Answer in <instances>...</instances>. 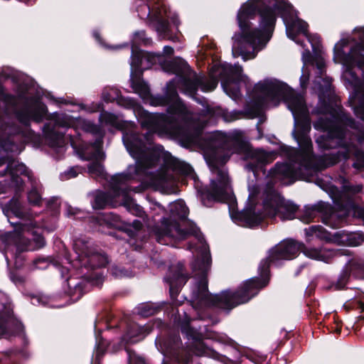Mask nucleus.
<instances>
[{"instance_id": "nucleus-27", "label": "nucleus", "mask_w": 364, "mask_h": 364, "mask_svg": "<svg viewBox=\"0 0 364 364\" xmlns=\"http://www.w3.org/2000/svg\"><path fill=\"white\" fill-rule=\"evenodd\" d=\"M153 330V325L146 323L144 326L136 323H131L128 326L127 333L122 340L125 343H134L142 340Z\"/></svg>"}, {"instance_id": "nucleus-7", "label": "nucleus", "mask_w": 364, "mask_h": 364, "mask_svg": "<svg viewBox=\"0 0 364 364\" xmlns=\"http://www.w3.org/2000/svg\"><path fill=\"white\" fill-rule=\"evenodd\" d=\"M74 259L70 262L72 266L79 269L80 278L70 277L66 279L68 287L67 293L73 300H78L91 286L101 285L103 277L94 270L105 267L108 263L107 257L97 250L92 242L79 237L73 242Z\"/></svg>"}, {"instance_id": "nucleus-6", "label": "nucleus", "mask_w": 364, "mask_h": 364, "mask_svg": "<svg viewBox=\"0 0 364 364\" xmlns=\"http://www.w3.org/2000/svg\"><path fill=\"white\" fill-rule=\"evenodd\" d=\"M300 252L312 259L331 263L334 252L331 250L307 247L303 242L288 238L277 244L268 251V255L262 259L257 268V275L252 277V299L267 288L272 279L271 265H278L282 260H291Z\"/></svg>"}, {"instance_id": "nucleus-1", "label": "nucleus", "mask_w": 364, "mask_h": 364, "mask_svg": "<svg viewBox=\"0 0 364 364\" xmlns=\"http://www.w3.org/2000/svg\"><path fill=\"white\" fill-rule=\"evenodd\" d=\"M132 87L144 103L151 106L167 105V114L149 113L151 115L160 116L157 118L155 128L141 126L148 132L140 135L136 132H125L123 134V143L132 158L138 161H148L149 164H157L159 153L153 144L154 134L169 135L177 139L180 144L187 148H198L203 151L210 169L213 174L209 188L201 193V200L205 206H210L213 201H222L229 205V213L232 220L237 225L250 227V208L248 205L238 211L235 209V200L226 168L220 164L225 163L230 155L237 154L240 159L247 161L250 157L249 144L237 139L234 142L214 134H203V127L196 125L191 120V112L178 98V93L173 87L172 82L166 86L164 96L152 95L146 82L140 78L132 80Z\"/></svg>"}, {"instance_id": "nucleus-56", "label": "nucleus", "mask_w": 364, "mask_h": 364, "mask_svg": "<svg viewBox=\"0 0 364 364\" xmlns=\"http://www.w3.org/2000/svg\"><path fill=\"white\" fill-rule=\"evenodd\" d=\"M10 279L16 284L23 282V281L21 277H17L14 273L10 274Z\"/></svg>"}, {"instance_id": "nucleus-54", "label": "nucleus", "mask_w": 364, "mask_h": 364, "mask_svg": "<svg viewBox=\"0 0 364 364\" xmlns=\"http://www.w3.org/2000/svg\"><path fill=\"white\" fill-rule=\"evenodd\" d=\"M356 300L350 301L346 303V304H344L345 309L347 311H349L353 310V309H357V305H355V304H354V302Z\"/></svg>"}, {"instance_id": "nucleus-18", "label": "nucleus", "mask_w": 364, "mask_h": 364, "mask_svg": "<svg viewBox=\"0 0 364 364\" xmlns=\"http://www.w3.org/2000/svg\"><path fill=\"white\" fill-rule=\"evenodd\" d=\"M250 3L247 1L237 14V21L240 33L233 36L234 43L232 53L234 57L242 56L244 60L248 59L247 49L250 46Z\"/></svg>"}, {"instance_id": "nucleus-51", "label": "nucleus", "mask_w": 364, "mask_h": 364, "mask_svg": "<svg viewBox=\"0 0 364 364\" xmlns=\"http://www.w3.org/2000/svg\"><path fill=\"white\" fill-rule=\"evenodd\" d=\"M360 51H364L363 43H358L355 46H352L348 53L361 54Z\"/></svg>"}, {"instance_id": "nucleus-16", "label": "nucleus", "mask_w": 364, "mask_h": 364, "mask_svg": "<svg viewBox=\"0 0 364 364\" xmlns=\"http://www.w3.org/2000/svg\"><path fill=\"white\" fill-rule=\"evenodd\" d=\"M307 237L316 236V238L327 242H333L350 247L359 246L364 242V233L360 231L350 232L341 230L331 233L322 225H311L305 228Z\"/></svg>"}, {"instance_id": "nucleus-31", "label": "nucleus", "mask_w": 364, "mask_h": 364, "mask_svg": "<svg viewBox=\"0 0 364 364\" xmlns=\"http://www.w3.org/2000/svg\"><path fill=\"white\" fill-rule=\"evenodd\" d=\"M295 176V171L291 165L287 163L277 162L267 174V176L278 178H293Z\"/></svg>"}, {"instance_id": "nucleus-63", "label": "nucleus", "mask_w": 364, "mask_h": 364, "mask_svg": "<svg viewBox=\"0 0 364 364\" xmlns=\"http://www.w3.org/2000/svg\"><path fill=\"white\" fill-rule=\"evenodd\" d=\"M245 168L247 171H250V163H247L245 165Z\"/></svg>"}, {"instance_id": "nucleus-20", "label": "nucleus", "mask_w": 364, "mask_h": 364, "mask_svg": "<svg viewBox=\"0 0 364 364\" xmlns=\"http://www.w3.org/2000/svg\"><path fill=\"white\" fill-rule=\"evenodd\" d=\"M13 309L9 297L0 290V334L3 336H10L23 331V324Z\"/></svg>"}, {"instance_id": "nucleus-11", "label": "nucleus", "mask_w": 364, "mask_h": 364, "mask_svg": "<svg viewBox=\"0 0 364 364\" xmlns=\"http://www.w3.org/2000/svg\"><path fill=\"white\" fill-rule=\"evenodd\" d=\"M171 217L170 218H163L161 225L153 228L152 232L159 243L163 245H173V242L185 239L188 235H196L197 230L191 227L189 229L183 228L186 222L183 221L182 224L172 217H177L179 219H184L188 215V208L183 200H176L170 204Z\"/></svg>"}, {"instance_id": "nucleus-52", "label": "nucleus", "mask_w": 364, "mask_h": 364, "mask_svg": "<svg viewBox=\"0 0 364 364\" xmlns=\"http://www.w3.org/2000/svg\"><path fill=\"white\" fill-rule=\"evenodd\" d=\"M278 364H288L289 363L291 362V360L289 359V355H284L280 358L278 357L277 358Z\"/></svg>"}, {"instance_id": "nucleus-60", "label": "nucleus", "mask_w": 364, "mask_h": 364, "mask_svg": "<svg viewBox=\"0 0 364 364\" xmlns=\"http://www.w3.org/2000/svg\"><path fill=\"white\" fill-rule=\"evenodd\" d=\"M93 36H94V37L96 38V40L98 42L101 43V39H100V33L98 32L94 31Z\"/></svg>"}, {"instance_id": "nucleus-53", "label": "nucleus", "mask_w": 364, "mask_h": 364, "mask_svg": "<svg viewBox=\"0 0 364 364\" xmlns=\"http://www.w3.org/2000/svg\"><path fill=\"white\" fill-rule=\"evenodd\" d=\"M104 353V348H102L100 346V345L99 344L97 348V350H96V355H95V363H98L101 356L103 355ZM97 364V363H95Z\"/></svg>"}, {"instance_id": "nucleus-25", "label": "nucleus", "mask_w": 364, "mask_h": 364, "mask_svg": "<svg viewBox=\"0 0 364 364\" xmlns=\"http://www.w3.org/2000/svg\"><path fill=\"white\" fill-rule=\"evenodd\" d=\"M277 151L267 152L263 150L255 149L252 147V172L255 178L259 177V172L266 174L265 166L271 164L277 157Z\"/></svg>"}, {"instance_id": "nucleus-59", "label": "nucleus", "mask_w": 364, "mask_h": 364, "mask_svg": "<svg viewBox=\"0 0 364 364\" xmlns=\"http://www.w3.org/2000/svg\"><path fill=\"white\" fill-rule=\"evenodd\" d=\"M289 147H288L287 146H286V145L282 144V145H281V146H279V153H280V154H288V153H289Z\"/></svg>"}, {"instance_id": "nucleus-42", "label": "nucleus", "mask_w": 364, "mask_h": 364, "mask_svg": "<svg viewBox=\"0 0 364 364\" xmlns=\"http://www.w3.org/2000/svg\"><path fill=\"white\" fill-rule=\"evenodd\" d=\"M267 355L252 349V364H263L267 360ZM266 364H269L267 363Z\"/></svg>"}, {"instance_id": "nucleus-13", "label": "nucleus", "mask_w": 364, "mask_h": 364, "mask_svg": "<svg viewBox=\"0 0 364 364\" xmlns=\"http://www.w3.org/2000/svg\"><path fill=\"white\" fill-rule=\"evenodd\" d=\"M254 89L259 92V95H254L252 90V119L259 118L256 124L257 136L255 139H261L263 137L262 124L267 120L265 109L268 107L269 103L272 102L275 105V101H278L279 97L282 96L286 91L285 85L279 82H272L270 80L257 83Z\"/></svg>"}, {"instance_id": "nucleus-2", "label": "nucleus", "mask_w": 364, "mask_h": 364, "mask_svg": "<svg viewBox=\"0 0 364 364\" xmlns=\"http://www.w3.org/2000/svg\"><path fill=\"white\" fill-rule=\"evenodd\" d=\"M135 160L136 164L129 166L126 171L112 177L110 191L108 193L97 191L92 194L94 200L92 204L95 209H103L108 205L114 207L117 205V199L120 198V204L133 215L143 218L144 223L149 227L150 223L142 208L129 196L130 191L140 192L142 187L139 186L132 188L129 185L131 181L134 180L142 181L163 192L168 193L175 186L177 180L176 172L193 177V169L183 161L174 160L171 167L161 168L152 173L149 168L155 166L154 164H149L148 161Z\"/></svg>"}, {"instance_id": "nucleus-29", "label": "nucleus", "mask_w": 364, "mask_h": 364, "mask_svg": "<svg viewBox=\"0 0 364 364\" xmlns=\"http://www.w3.org/2000/svg\"><path fill=\"white\" fill-rule=\"evenodd\" d=\"M331 85L329 82H326L324 86L320 85L318 99L320 106L318 112L322 114H330L333 118L335 113L338 111V106L335 107L331 102V96L328 94L331 92Z\"/></svg>"}, {"instance_id": "nucleus-62", "label": "nucleus", "mask_w": 364, "mask_h": 364, "mask_svg": "<svg viewBox=\"0 0 364 364\" xmlns=\"http://www.w3.org/2000/svg\"><path fill=\"white\" fill-rule=\"evenodd\" d=\"M330 159L331 161V163H330L331 165H333V164L336 163V156H332V157H331Z\"/></svg>"}, {"instance_id": "nucleus-45", "label": "nucleus", "mask_w": 364, "mask_h": 364, "mask_svg": "<svg viewBox=\"0 0 364 364\" xmlns=\"http://www.w3.org/2000/svg\"><path fill=\"white\" fill-rule=\"evenodd\" d=\"M28 200L30 203L38 205L41 202V197L36 188H32L28 193Z\"/></svg>"}, {"instance_id": "nucleus-21", "label": "nucleus", "mask_w": 364, "mask_h": 364, "mask_svg": "<svg viewBox=\"0 0 364 364\" xmlns=\"http://www.w3.org/2000/svg\"><path fill=\"white\" fill-rule=\"evenodd\" d=\"M272 82H279L285 85L286 91L282 96L279 97L278 101H275V106L279 105L282 100L287 102L288 108L291 112L294 117L309 113L306 105L305 99L301 94H295L293 90L285 82L277 79L270 80Z\"/></svg>"}, {"instance_id": "nucleus-47", "label": "nucleus", "mask_w": 364, "mask_h": 364, "mask_svg": "<svg viewBox=\"0 0 364 364\" xmlns=\"http://www.w3.org/2000/svg\"><path fill=\"white\" fill-rule=\"evenodd\" d=\"M306 306L308 307V309L306 310L307 314L315 316L321 314L320 312H318V302L314 301L312 304H307Z\"/></svg>"}, {"instance_id": "nucleus-26", "label": "nucleus", "mask_w": 364, "mask_h": 364, "mask_svg": "<svg viewBox=\"0 0 364 364\" xmlns=\"http://www.w3.org/2000/svg\"><path fill=\"white\" fill-rule=\"evenodd\" d=\"M348 44V40L343 38L335 45L333 48L334 58H340L343 63L346 65H356L359 68H364V55L346 53L343 48L347 46Z\"/></svg>"}, {"instance_id": "nucleus-10", "label": "nucleus", "mask_w": 364, "mask_h": 364, "mask_svg": "<svg viewBox=\"0 0 364 364\" xmlns=\"http://www.w3.org/2000/svg\"><path fill=\"white\" fill-rule=\"evenodd\" d=\"M257 193V188L252 186V229L262 225L268 218L278 216L282 221L295 218L299 206L275 192L268 194L263 200L262 210H257L253 200Z\"/></svg>"}, {"instance_id": "nucleus-34", "label": "nucleus", "mask_w": 364, "mask_h": 364, "mask_svg": "<svg viewBox=\"0 0 364 364\" xmlns=\"http://www.w3.org/2000/svg\"><path fill=\"white\" fill-rule=\"evenodd\" d=\"M347 73L350 76L348 80L349 84L353 87L355 94L360 92L363 89V83L362 80L358 77L356 73L353 70L351 65H347Z\"/></svg>"}, {"instance_id": "nucleus-43", "label": "nucleus", "mask_w": 364, "mask_h": 364, "mask_svg": "<svg viewBox=\"0 0 364 364\" xmlns=\"http://www.w3.org/2000/svg\"><path fill=\"white\" fill-rule=\"evenodd\" d=\"M156 311V309L149 304H144L139 307V314L142 316L153 315Z\"/></svg>"}, {"instance_id": "nucleus-17", "label": "nucleus", "mask_w": 364, "mask_h": 364, "mask_svg": "<svg viewBox=\"0 0 364 364\" xmlns=\"http://www.w3.org/2000/svg\"><path fill=\"white\" fill-rule=\"evenodd\" d=\"M102 97L107 102L116 101L120 106L127 109H132L141 126H148L156 129L155 123L159 116L149 114L134 100L122 97L120 95V91L117 87H105L102 92Z\"/></svg>"}, {"instance_id": "nucleus-36", "label": "nucleus", "mask_w": 364, "mask_h": 364, "mask_svg": "<svg viewBox=\"0 0 364 364\" xmlns=\"http://www.w3.org/2000/svg\"><path fill=\"white\" fill-rule=\"evenodd\" d=\"M100 119L102 123L118 127L120 125L118 117L112 113L104 112L100 114Z\"/></svg>"}, {"instance_id": "nucleus-23", "label": "nucleus", "mask_w": 364, "mask_h": 364, "mask_svg": "<svg viewBox=\"0 0 364 364\" xmlns=\"http://www.w3.org/2000/svg\"><path fill=\"white\" fill-rule=\"evenodd\" d=\"M161 55L160 53H152L144 50H134L131 55V81L134 79V75L137 73H142L143 70L150 68L157 62H160Z\"/></svg>"}, {"instance_id": "nucleus-57", "label": "nucleus", "mask_w": 364, "mask_h": 364, "mask_svg": "<svg viewBox=\"0 0 364 364\" xmlns=\"http://www.w3.org/2000/svg\"><path fill=\"white\" fill-rule=\"evenodd\" d=\"M10 279L16 284L23 282V281L21 277H17L14 273L10 274Z\"/></svg>"}, {"instance_id": "nucleus-4", "label": "nucleus", "mask_w": 364, "mask_h": 364, "mask_svg": "<svg viewBox=\"0 0 364 364\" xmlns=\"http://www.w3.org/2000/svg\"><path fill=\"white\" fill-rule=\"evenodd\" d=\"M289 23L297 33L307 36L308 23L297 16V11L288 0H252V19L257 26L252 27V60L264 50L272 39L277 18Z\"/></svg>"}, {"instance_id": "nucleus-50", "label": "nucleus", "mask_w": 364, "mask_h": 364, "mask_svg": "<svg viewBox=\"0 0 364 364\" xmlns=\"http://www.w3.org/2000/svg\"><path fill=\"white\" fill-rule=\"evenodd\" d=\"M354 304L357 305V309L360 311V313L363 314L358 316V320L364 321V302L361 301H355Z\"/></svg>"}, {"instance_id": "nucleus-58", "label": "nucleus", "mask_w": 364, "mask_h": 364, "mask_svg": "<svg viewBox=\"0 0 364 364\" xmlns=\"http://www.w3.org/2000/svg\"><path fill=\"white\" fill-rule=\"evenodd\" d=\"M164 53L166 55H172L173 53V48L171 46H166L164 47Z\"/></svg>"}, {"instance_id": "nucleus-19", "label": "nucleus", "mask_w": 364, "mask_h": 364, "mask_svg": "<svg viewBox=\"0 0 364 364\" xmlns=\"http://www.w3.org/2000/svg\"><path fill=\"white\" fill-rule=\"evenodd\" d=\"M351 275L355 279H364V262L360 259H350L341 270L336 279L325 280L323 289L337 291L347 289Z\"/></svg>"}, {"instance_id": "nucleus-9", "label": "nucleus", "mask_w": 364, "mask_h": 364, "mask_svg": "<svg viewBox=\"0 0 364 364\" xmlns=\"http://www.w3.org/2000/svg\"><path fill=\"white\" fill-rule=\"evenodd\" d=\"M164 69L167 73L176 74V78L171 81L173 87H174V82L176 81L181 92L190 97L194 96L198 87L203 92H210L218 85V80L215 75L210 74L209 77H205L203 75H197L181 58L166 63Z\"/></svg>"}, {"instance_id": "nucleus-49", "label": "nucleus", "mask_w": 364, "mask_h": 364, "mask_svg": "<svg viewBox=\"0 0 364 364\" xmlns=\"http://www.w3.org/2000/svg\"><path fill=\"white\" fill-rule=\"evenodd\" d=\"M285 26L287 35L288 38L291 40H294L296 38L299 33H297L296 31H295V29L292 27V25H290L289 23H287V24H285Z\"/></svg>"}, {"instance_id": "nucleus-32", "label": "nucleus", "mask_w": 364, "mask_h": 364, "mask_svg": "<svg viewBox=\"0 0 364 364\" xmlns=\"http://www.w3.org/2000/svg\"><path fill=\"white\" fill-rule=\"evenodd\" d=\"M240 76L233 74L230 75L227 78L221 77V85L224 91L230 97L237 98L241 93L239 89Z\"/></svg>"}, {"instance_id": "nucleus-33", "label": "nucleus", "mask_w": 364, "mask_h": 364, "mask_svg": "<svg viewBox=\"0 0 364 364\" xmlns=\"http://www.w3.org/2000/svg\"><path fill=\"white\" fill-rule=\"evenodd\" d=\"M295 129L293 131L294 137L308 135L311 131V119L309 113L294 117Z\"/></svg>"}, {"instance_id": "nucleus-30", "label": "nucleus", "mask_w": 364, "mask_h": 364, "mask_svg": "<svg viewBox=\"0 0 364 364\" xmlns=\"http://www.w3.org/2000/svg\"><path fill=\"white\" fill-rule=\"evenodd\" d=\"M333 122L336 125H339L344 129L346 134L348 133V128L359 131L361 127L360 122L355 121L349 112L346 111L342 106H338V111L333 115Z\"/></svg>"}, {"instance_id": "nucleus-61", "label": "nucleus", "mask_w": 364, "mask_h": 364, "mask_svg": "<svg viewBox=\"0 0 364 364\" xmlns=\"http://www.w3.org/2000/svg\"><path fill=\"white\" fill-rule=\"evenodd\" d=\"M98 323H99V318H97L95 323V328L96 331H100L101 329L100 328H98L97 326H98Z\"/></svg>"}, {"instance_id": "nucleus-8", "label": "nucleus", "mask_w": 364, "mask_h": 364, "mask_svg": "<svg viewBox=\"0 0 364 364\" xmlns=\"http://www.w3.org/2000/svg\"><path fill=\"white\" fill-rule=\"evenodd\" d=\"M52 121L53 124L51 125V122H50L44 125L43 132L50 140V146L53 147H63L65 144V130L72 127L75 129L78 125H80L86 132L99 134V137L92 145V151L84 154L86 155L85 159L96 160L88 166L89 173L92 176L105 178L106 173L104 167L99 161L105 159V154L100 147L102 143V136L100 133V128L90 121L85 120L80 117L73 118L65 114H55Z\"/></svg>"}, {"instance_id": "nucleus-12", "label": "nucleus", "mask_w": 364, "mask_h": 364, "mask_svg": "<svg viewBox=\"0 0 364 364\" xmlns=\"http://www.w3.org/2000/svg\"><path fill=\"white\" fill-rule=\"evenodd\" d=\"M136 6L139 18L145 19L147 24L161 37L168 36L170 22L178 25L176 14L167 7L164 0H146V2L139 1Z\"/></svg>"}, {"instance_id": "nucleus-22", "label": "nucleus", "mask_w": 364, "mask_h": 364, "mask_svg": "<svg viewBox=\"0 0 364 364\" xmlns=\"http://www.w3.org/2000/svg\"><path fill=\"white\" fill-rule=\"evenodd\" d=\"M322 215V222L332 228H336V225L333 223L334 219L338 218L333 206L329 203L319 201L318 203L306 205L303 215V220L307 223L312 221L317 215Z\"/></svg>"}, {"instance_id": "nucleus-46", "label": "nucleus", "mask_w": 364, "mask_h": 364, "mask_svg": "<svg viewBox=\"0 0 364 364\" xmlns=\"http://www.w3.org/2000/svg\"><path fill=\"white\" fill-rule=\"evenodd\" d=\"M355 115L364 122V97L362 98L359 104L353 107Z\"/></svg>"}, {"instance_id": "nucleus-3", "label": "nucleus", "mask_w": 364, "mask_h": 364, "mask_svg": "<svg viewBox=\"0 0 364 364\" xmlns=\"http://www.w3.org/2000/svg\"><path fill=\"white\" fill-rule=\"evenodd\" d=\"M4 215L13 225H17L20 231L1 234L0 240L4 245V255L7 264L9 259L14 260L16 268L23 266L25 257L23 252L34 251L45 245L42 236V228H46L41 224L36 227L37 222H33V214L27 210L17 198H13L3 208Z\"/></svg>"}, {"instance_id": "nucleus-40", "label": "nucleus", "mask_w": 364, "mask_h": 364, "mask_svg": "<svg viewBox=\"0 0 364 364\" xmlns=\"http://www.w3.org/2000/svg\"><path fill=\"white\" fill-rule=\"evenodd\" d=\"M355 161L353 167L356 169H362L364 168V151L356 149L353 153Z\"/></svg>"}, {"instance_id": "nucleus-35", "label": "nucleus", "mask_w": 364, "mask_h": 364, "mask_svg": "<svg viewBox=\"0 0 364 364\" xmlns=\"http://www.w3.org/2000/svg\"><path fill=\"white\" fill-rule=\"evenodd\" d=\"M151 39L146 37L144 31H138L134 33L133 38L132 39V52L134 50H137V46L142 44L144 46H147L151 44Z\"/></svg>"}, {"instance_id": "nucleus-38", "label": "nucleus", "mask_w": 364, "mask_h": 364, "mask_svg": "<svg viewBox=\"0 0 364 364\" xmlns=\"http://www.w3.org/2000/svg\"><path fill=\"white\" fill-rule=\"evenodd\" d=\"M111 274L118 279L131 277L132 276V271L122 267L113 266L110 269Z\"/></svg>"}, {"instance_id": "nucleus-24", "label": "nucleus", "mask_w": 364, "mask_h": 364, "mask_svg": "<svg viewBox=\"0 0 364 364\" xmlns=\"http://www.w3.org/2000/svg\"><path fill=\"white\" fill-rule=\"evenodd\" d=\"M188 279L187 274L183 273V264L178 263L176 266L171 267L164 280L169 285V292L172 299L176 298L180 289L186 284Z\"/></svg>"}, {"instance_id": "nucleus-5", "label": "nucleus", "mask_w": 364, "mask_h": 364, "mask_svg": "<svg viewBox=\"0 0 364 364\" xmlns=\"http://www.w3.org/2000/svg\"><path fill=\"white\" fill-rule=\"evenodd\" d=\"M210 264L209 250L206 245L202 243L200 256L192 264L196 276H199L198 281L192 289L191 302L194 309L200 310L204 307L214 306L229 311L250 300V279L243 282L235 291L228 289L219 294H210L208 290V281L205 277Z\"/></svg>"}, {"instance_id": "nucleus-14", "label": "nucleus", "mask_w": 364, "mask_h": 364, "mask_svg": "<svg viewBox=\"0 0 364 364\" xmlns=\"http://www.w3.org/2000/svg\"><path fill=\"white\" fill-rule=\"evenodd\" d=\"M6 109L13 108L16 111L18 120L28 125L31 120L39 122L46 116L47 108L37 97L19 95L18 97L7 94L0 85V102Z\"/></svg>"}, {"instance_id": "nucleus-41", "label": "nucleus", "mask_w": 364, "mask_h": 364, "mask_svg": "<svg viewBox=\"0 0 364 364\" xmlns=\"http://www.w3.org/2000/svg\"><path fill=\"white\" fill-rule=\"evenodd\" d=\"M81 171L82 168L79 166L71 167L68 170L65 171V172L60 174V179L62 181H65L75 178L78 175V173L81 172Z\"/></svg>"}, {"instance_id": "nucleus-15", "label": "nucleus", "mask_w": 364, "mask_h": 364, "mask_svg": "<svg viewBox=\"0 0 364 364\" xmlns=\"http://www.w3.org/2000/svg\"><path fill=\"white\" fill-rule=\"evenodd\" d=\"M314 126L315 129L325 132L316 139V143L320 149L326 151L339 147L344 148L346 151L342 153L343 158L345 159L350 158V153L348 149L349 144L346 141V132L343 127L336 125L334 122L328 118H321Z\"/></svg>"}, {"instance_id": "nucleus-28", "label": "nucleus", "mask_w": 364, "mask_h": 364, "mask_svg": "<svg viewBox=\"0 0 364 364\" xmlns=\"http://www.w3.org/2000/svg\"><path fill=\"white\" fill-rule=\"evenodd\" d=\"M6 170L11 176V185L20 188L23 184V180L20 176H25L30 178V172L27 167L16 160H10L7 162Z\"/></svg>"}, {"instance_id": "nucleus-39", "label": "nucleus", "mask_w": 364, "mask_h": 364, "mask_svg": "<svg viewBox=\"0 0 364 364\" xmlns=\"http://www.w3.org/2000/svg\"><path fill=\"white\" fill-rule=\"evenodd\" d=\"M298 142L301 149L306 152L312 150V142L309 135L294 137Z\"/></svg>"}, {"instance_id": "nucleus-64", "label": "nucleus", "mask_w": 364, "mask_h": 364, "mask_svg": "<svg viewBox=\"0 0 364 364\" xmlns=\"http://www.w3.org/2000/svg\"><path fill=\"white\" fill-rule=\"evenodd\" d=\"M5 163H6L5 159H4L1 158V159H0V166H1L2 165H4Z\"/></svg>"}, {"instance_id": "nucleus-55", "label": "nucleus", "mask_w": 364, "mask_h": 364, "mask_svg": "<svg viewBox=\"0 0 364 364\" xmlns=\"http://www.w3.org/2000/svg\"><path fill=\"white\" fill-rule=\"evenodd\" d=\"M142 225H143L142 223L139 220H134L132 223V226L136 230H140L141 228Z\"/></svg>"}, {"instance_id": "nucleus-44", "label": "nucleus", "mask_w": 364, "mask_h": 364, "mask_svg": "<svg viewBox=\"0 0 364 364\" xmlns=\"http://www.w3.org/2000/svg\"><path fill=\"white\" fill-rule=\"evenodd\" d=\"M363 189L362 185H344L343 186V192L346 193V194H349V196H354L358 193H360Z\"/></svg>"}, {"instance_id": "nucleus-48", "label": "nucleus", "mask_w": 364, "mask_h": 364, "mask_svg": "<svg viewBox=\"0 0 364 364\" xmlns=\"http://www.w3.org/2000/svg\"><path fill=\"white\" fill-rule=\"evenodd\" d=\"M107 222L109 223L110 225L118 227L119 225V223L121 222V218L119 215H115L112 213H110L107 215Z\"/></svg>"}, {"instance_id": "nucleus-37", "label": "nucleus", "mask_w": 364, "mask_h": 364, "mask_svg": "<svg viewBox=\"0 0 364 364\" xmlns=\"http://www.w3.org/2000/svg\"><path fill=\"white\" fill-rule=\"evenodd\" d=\"M50 265V261L48 257H39L34 259L29 266L30 270L45 269Z\"/></svg>"}]
</instances>
